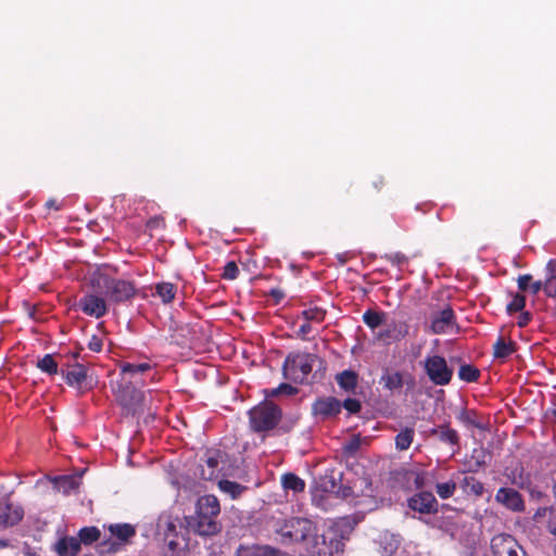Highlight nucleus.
Listing matches in <instances>:
<instances>
[{
  "label": "nucleus",
  "mask_w": 556,
  "mask_h": 556,
  "mask_svg": "<svg viewBox=\"0 0 556 556\" xmlns=\"http://www.w3.org/2000/svg\"><path fill=\"white\" fill-rule=\"evenodd\" d=\"M89 286L96 292L104 290L109 303L112 304L131 302L139 291L134 280L114 278L103 268H98L90 275Z\"/></svg>",
  "instance_id": "f257e3e1"
},
{
  "label": "nucleus",
  "mask_w": 556,
  "mask_h": 556,
  "mask_svg": "<svg viewBox=\"0 0 556 556\" xmlns=\"http://www.w3.org/2000/svg\"><path fill=\"white\" fill-rule=\"evenodd\" d=\"M157 530L164 536L167 546L166 556H179L188 547L189 529L185 519L170 514H162L159 518Z\"/></svg>",
  "instance_id": "f03ea898"
},
{
  "label": "nucleus",
  "mask_w": 556,
  "mask_h": 556,
  "mask_svg": "<svg viewBox=\"0 0 556 556\" xmlns=\"http://www.w3.org/2000/svg\"><path fill=\"white\" fill-rule=\"evenodd\" d=\"M281 417L280 407L270 401H264L249 412L251 429L257 433L275 429Z\"/></svg>",
  "instance_id": "7ed1b4c3"
},
{
  "label": "nucleus",
  "mask_w": 556,
  "mask_h": 556,
  "mask_svg": "<svg viewBox=\"0 0 556 556\" xmlns=\"http://www.w3.org/2000/svg\"><path fill=\"white\" fill-rule=\"evenodd\" d=\"M314 529V523L305 518H291L277 531L279 541L285 545H295V552L302 548L306 538Z\"/></svg>",
  "instance_id": "20e7f679"
},
{
  "label": "nucleus",
  "mask_w": 556,
  "mask_h": 556,
  "mask_svg": "<svg viewBox=\"0 0 556 556\" xmlns=\"http://www.w3.org/2000/svg\"><path fill=\"white\" fill-rule=\"evenodd\" d=\"M316 356L309 353H289L282 365L286 379L295 383H303L313 370Z\"/></svg>",
  "instance_id": "39448f33"
},
{
  "label": "nucleus",
  "mask_w": 556,
  "mask_h": 556,
  "mask_svg": "<svg viewBox=\"0 0 556 556\" xmlns=\"http://www.w3.org/2000/svg\"><path fill=\"white\" fill-rule=\"evenodd\" d=\"M341 545L342 543L337 539L327 541L325 535H319L314 525L313 531L306 538L302 548L298 549V553L300 556H333L334 553L339 552Z\"/></svg>",
  "instance_id": "423d86ee"
},
{
  "label": "nucleus",
  "mask_w": 556,
  "mask_h": 556,
  "mask_svg": "<svg viewBox=\"0 0 556 556\" xmlns=\"http://www.w3.org/2000/svg\"><path fill=\"white\" fill-rule=\"evenodd\" d=\"M422 369L434 386H447L453 378V368L448 366L445 357L439 354H429L421 362Z\"/></svg>",
  "instance_id": "0eeeda50"
},
{
  "label": "nucleus",
  "mask_w": 556,
  "mask_h": 556,
  "mask_svg": "<svg viewBox=\"0 0 556 556\" xmlns=\"http://www.w3.org/2000/svg\"><path fill=\"white\" fill-rule=\"evenodd\" d=\"M111 535L115 536L117 541L111 539L103 540L98 545V549L101 554L116 553L121 546L124 545L135 536L136 529L130 523H112L108 527Z\"/></svg>",
  "instance_id": "6e6552de"
},
{
  "label": "nucleus",
  "mask_w": 556,
  "mask_h": 556,
  "mask_svg": "<svg viewBox=\"0 0 556 556\" xmlns=\"http://www.w3.org/2000/svg\"><path fill=\"white\" fill-rule=\"evenodd\" d=\"M185 522L189 530H192L194 533L203 536L214 535L222 529L216 517L204 514L198 509H195L194 516L185 517Z\"/></svg>",
  "instance_id": "1a4fd4ad"
},
{
  "label": "nucleus",
  "mask_w": 556,
  "mask_h": 556,
  "mask_svg": "<svg viewBox=\"0 0 556 556\" xmlns=\"http://www.w3.org/2000/svg\"><path fill=\"white\" fill-rule=\"evenodd\" d=\"M98 292H88L84 294L77 302V307L85 315L93 318H102L109 312V301L97 294Z\"/></svg>",
  "instance_id": "9d476101"
},
{
  "label": "nucleus",
  "mask_w": 556,
  "mask_h": 556,
  "mask_svg": "<svg viewBox=\"0 0 556 556\" xmlns=\"http://www.w3.org/2000/svg\"><path fill=\"white\" fill-rule=\"evenodd\" d=\"M493 556H526V552L510 534H497L491 540Z\"/></svg>",
  "instance_id": "9b49d317"
},
{
  "label": "nucleus",
  "mask_w": 556,
  "mask_h": 556,
  "mask_svg": "<svg viewBox=\"0 0 556 556\" xmlns=\"http://www.w3.org/2000/svg\"><path fill=\"white\" fill-rule=\"evenodd\" d=\"M407 506L422 515H434L439 511V503L429 491L415 493L407 500Z\"/></svg>",
  "instance_id": "f8f14e48"
},
{
  "label": "nucleus",
  "mask_w": 556,
  "mask_h": 556,
  "mask_svg": "<svg viewBox=\"0 0 556 556\" xmlns=\"http://www.w3.org/2000/svg\"><path fill=\"white\" fill-rule=\"evenodd\" d=\"M342 409L341 402L334 396H321L312 404V414L320 420L337 417Z\"/></svg>",
  "instance_id": "ddd939ff"
},
{
  "label": "nucleus",
  "mask_w": 556,
  "mask_h": 556,
  "mask_svg": "<svg viewBox=\"0 0 556 556\" xmlns=\"http://www.w3.org/2000/svg\"><path fill=\"white\" fill-rule=\"evenodd\" d=\"M87 371V367L77 362L72 365L67 364L65 368L64 366L61 368V375L66 384L78 390H83L86 387L88 378Z\"/></svg>",
  "instance_id": "4468645a"
},
{
  "label": "nucleus",
  "mask_w": 556,
  "mask_h": 556,
  "mask_svg": "<svg viewBox=\"0 0 556 556\" xmlns=\"http://www.w3.org/2000/svg\"><path fill=\"white\" fill-rule=\"evenodd\" d=\"M495 501L515 513H521L526 508L522 495L513 488H500L495 494Z\"/></svg>",
  "instance_id": "2eb2a0df"
},
{
  "label": "nucleus",
  "mask_w": 556,
  "mask_h": 556,
  "mask_svg": "<svg viewBox=\"0 0 556 556\" xmlns=\"http://www.w3.org/2000/svg\"><path fill=\"white\" fill-rule=\"evenodd\" d=\"M24 517V509L8 497L0 498V526L8 528L17 525Z\"/></svg>",
  "instance_id": "dca6fc26"
},
{
  "label": "nucleus",
  "mask_w": 556,
  "mask_h": 556,
  "mask_svg": "<svg viewBox=\"0 0 556 556\" xmlns=\"http://www.w3.org/2000/svg\"><path fill=\"white\" fill-rule=\"evenodd\" d=\"M454 326H456V316L451 306H446L431 317L430 329L435 334L446 333L451 331Z\"/></svg>",
  "instance_id": "f3484780"
},
{
  "label": "nucleus",
  "mask_w": 556,
  "mask_h": 556,
  "mask_svg": "<svg viewBox=\"0 0 556 556\" xmlns=\"http://www.w3.org/2000/svg\"><path fill=\"white\" fill-rule=\"evenodd\" d=\"M407 379H405V374L399 370L395 371H386L380 378V384H382L383 389L394 392L399 391L406 383L410 387L415 384V379L410 374L406 375Z\"/></svg>",
  "instance_id": "a211bd4d"
},
{
  "label": "nucleus",
  "mask_w": 556,
  "mask_h": 556,
  "mask_svg": "<svg viewBox=\"0 0 556 556\" xmlns=\"http://www.w3.org/2000/svg\"><path fill=\"white\" fill-rule=\"evenodd\" d=\"M223 457V453L218 450L208 451L205 455L204 464L201 465L200 476L203 480L212 481L217 478L219 468L218 465Z\"/></svg>",
  "instance_id": "6ab92c4d"
},
{
  "label": "nucleus",
  "mask_w": 556,
  "mask_h": 556,
  "mask_svg": "<svg viewBox=\"0 0 556 556\" xmlns=\"http://www.w3.org/2000/svg\"><path fill=\"white\" fill-rule=\"evenodd\" d=\"M429 435L450 446L459 447L460 437L455 429L450 427L448 422L431 428Z\"/></svg>",
  "instance_id": "aec40b11"
},
{
  "label": "nucleus",
  "mask_w": 556,
  "mask_h": 556,
  "mask_svg": "<svg viewBox=\"0 0 556 556\" xmlns=\"http://www.w3.org/2000/svg\"><path fill=\"white\" fill-rule=\"evenodd\" d=\"M58 556H76L80 551L79 541L74 536H63L54 545Z\"/></svg>",
  "instance_id": "412c9836"
},
{
  "label": "nucleus",
  "mask_w": 556,
  "mask_h": 556,
  "mask_svg": "<svg viewBox=\"0 0 556 556\" xmlns=\"http://www.w3.org/2000/svg\"><path fill=\"white\" fill-rule=\"evenodd\" d=\"M195 509L217 518L220 514L219 501L213 494L200 496L197 501Z\"/></svg>",
  "instance_id": "4be33fe9"
},
{
  "label": "nucleus",
  "mask_w": 556,
  "mask_h": 556,
  "mask_svg": "<svg viewBox=\"0 0 556 556\" xmlns=\"http://www.w3.org/2000/svg\"><path fill=\"white\" fill-rule=\"evenodd\" d=\"M116 397L123 406L130 407L140 402L141 393L135 387H118Z\"/></svg>",
  "instance_id": "5701e85b"
},
{
  "label": "nucleus",
  "mask_w": 556,
  "mask_h": 556,
  "mask_svg": "<svg viewBox=\"0 0 556 556\" xmlns=\"http://www.w3.org/2000/svg\"><path fill=\"white\" fill-rule=\"evenodd\" d=\"M237 556H280V552L267 545H240L237 549Z\"/></svg>",
  "instance_id": "b1692460"
},
{
  "label": "nucleus",
  "mask_w": 556,
  "mask_h": 556,
  "mask_svg": "<svg viewBox=\"0 0 556 556\" xmlns=\"http://www.w3.org/2000/svg\"><path fill=\"white\" fill-rule=\"evenodd\" d=\"M517 350V344L513 340L506 341L503 337H498L493 344V357L495 359H506Z\"/></svg>",
  "instance_id": "393cba45"
},
{
  "label": "nucleus",
  "mask_w": 556,
  "mask_h": 556,
  "mask_svg": "<svg viewBox=\"0 0 556 556\" xmlns=\"http://www.w3.org/2000/svg\"><path fill=\"white\" fill-rule=\"evenodd\" d=\"M119 369L123 376L129 377V383H132V379H135L138 375H143L144 372L150 371L152 369V365L148 362L139 364L123 362L119 364Z\"/></svg>",
  "instance_id": "a878e982"
},
{
  "label": "nucleus",
  "mask_w": 556,
  "mask_h": 556,
  "mask_svg": "<svg viewBox=\"0 0 556 556\" xmlns=\"http://www.w3.org/2000/svg\"><path fill=\"white\" fill-rule=\"evenodd\" d=\"M459 486L463 492L467 495H473L475 497H481L484 492L483 483L475 477L465 476L459 481Z\"/></svg>",
  "instance_id": "bb28decb"
},
{
  "label": "nucleus",
  "mask_w": 556,
  "mask_h": 556,
  "mask_svg": "<svg viewBox=\"0 0 556 556\" xmlns=\"http://www.w3.org/2000/svg\"><path fill=\"white\" fill-rule=\"evenodd\" d=\"M343 473L336 469L326 470L320 478V488L328 493H336L339 483L342 481Z\"/></svg>",
  "instance_id": "cd10ccee"
},
{
  "label": "nucleus",
  "mask_w": 556,
  "mask_h": 556,
  "mask_svg": "<svg viewBox=\"0 0 556 556\" xmlns=\"http://www.w3.org/2000/svg\"><path fill=\"white\" fill-rule=\"evenodd\" d=\"M336 381L344 391L354 392L357 387L358 375L354 370L345 369L336 376Z\"/></svg>",
  "instance_id": "c85d7f7f"
},
{
  "label": "nucleus",
  "mask_w": 556,
  "mask_h": 556,
  "mask_svg": "<svg viewBox=\"0 0 556 556\" xmlns=\"http://www.w3.org/2000/svg\"><path fill=\"white\" fill-rule=\"evenodd\" d=\"M54 488L64 495L71 494L79 488V478L75 476H60L53 481Z\"/></svg>",
  "instance_id": "c756f323"
},
{
  "label": "nucleus",
  "mask_w": 556,
  "mask_h": 556,
  "mask_svg": "<svg viewBox=\"0 0 556 556\" xmlns=\"http://www.w3.org/2000/svg\"><path fill=\"white\" fill-rule=\"evenodd\" d=\"M177 293L176 285L162 281L155 285V295H157L163 304H169L174 301Z\"/></svg>",
  "instance_id": "7c9ffc66"
},
{
  "label": "nucleus",
  "mask_w": 556,
  "mask_h": 556,
  "mask_svg": "<svg viewBox=\"0 0 556 556\" xmlns=\"http://www.w3.org/2000/svg\"><path fill=\"white\" fill-rule=\"evenodd\" d=\"M456 419L466 427L477 429L482 428L480 416L475 409H460L456 415Z\"/></svg>",
  "instance_id": "2f4dec72"
},
{
  "label": "nucleus",
  "mask_w": 556,
  "mask_h": 556,
  "mask_svg": "<svg viewBox=\"0 0 556 556\" xmlns=\"http://www.w3.org/2000/svg\"><path fill=\"white\" fill-rule=\"evenodd\" d=\"M218 488L222 492L228 494L232 500L239 498L248 490V486L227 479L219 480Z\"/></svg>",
  "instance_id": "473e14b6"
},
{
  "label": "nucleus",
  "mask_w": 556,
  "mask_h": 556,
  "mask_svg": "<svg viewBox=\"0 0 556 556\" xmlns=\"http://www.w3.org/2000/svg\"><path fill=\"white\" fill-rule=\"evenodd\" d=\"M283 489L291 490L294 493H301L305 490V481L292 472H287L281 477Z\"/></svg>",
  "instance_id": "72a5a7b5"
},
{
  "label": "nucleus",
  "mask_w": 556,
  "mask_h": 556,
  "mask_svg": "<svg viewBox=\"0 0 556 556\" xmlns=\"http://www.w3.org/2000/svg\"><path fill=\"white\" fill-rule=\"evenodd\" d=\"M415 431L413 428L406 427L401 430L395 437V448L397 451H406L409 448L414 441Z\"/></svg>",
  "instance_id": "f704fd0d"
},
{
  "label": "nucleus",
  "mask_w": 556,
  "mask_h": 556,
  "mask_svg": "<svg viewBox=\"0 0 556 556\" xmlns=\"http://www.w3.org/2000/svg\"><path fill=\"white\" fill-rule=\"evenodd\" d=\"M101 532L97 527H84L78 532L79 545H90L100 540Z\"/></svg>",
  "instance_id": "c9c22d12"
},
{
  "label": "nucleus",
  "mask_w": 556,
  "mask_h": 556,
  "mask_svg": "<svg viewBox=\"0 0 556 556\" xmlns=\"http://www.w3.org/2000/svg\"><path fill=\"white\" fill-rule=\"evenodd\" d=\"M37 368L50 376L59 372V365L51 354H46L43 357L39 358L37 362Z\"/></svg>",
  "instance_id": "e433bc0d"
},
{
  "label": "nucleus",
  "mask_w": 556,
  "mask_h": 556,
  "mask_svg": "<svg viewBox=\"0 0 556 556\" xmlns=\"http://www.w3.org/2000/svg\"><path fill=\"white\" fill-rule=\"evenodd\" d=\"M480 375V370L471 364H464L458 369V377L465 382H476Z\"/></svg>",
  "instance_id": "4c0bfd02"
},
{
  "label": "nucleus",
  "mask_w": 556,
  "mask_h": 556,
  "mask_svg": "<svg viewBox=\"0 0 556 556\" xmlns=\"http://www.w3.org/2000/svg\"><path fill=\"white\" fill-rule=\"evenodd\" d=\"M362 438L359 434H353L349 440L342 444V454L345 457H353L359 451Z\"/></svg>",
  "instance_id": "58836bf2"
},
{
  "label": "nucleus",
  "mask_w": 556,
  "mask_h": 556,
  "mask_svg": "<svg viewBox=\"0 0 556 556\" xmlns=\"http://www.w3.org/2000/svg\"><path fill=\"white\" fill-rule=\"evenodd\" d=\"M301 317L305 321L320 324L326 317V311L317 306L309 307L301 312Z\"/></svg>",
  "instance_id": "ea45409f"
},
{
  "label": "nucleus",
  "mask_w": 556,
  "mask_h": 556,
  "mask_svg": "<svg viewBox=\"0 0 556 556\" xmlns=\"http://www.w3.org/2000/svg\"><path fill=\"white\" fill-rule=\"evenodd\" d=\"M298 392H299L298 388H295L289 383H280L277 388L265 390V395L267 397H269V396L276 397L279 395L292 396V395L298 394Z\"/></svg>",
  "instance_id": "a19ab883"
},
{
  "label": "nucleus",
  "mask_w": 556,
  "mask_h": 556,
  "mask_svg": "<svg viewBox=\"0 0 556 556\" xmlns=\"http://www.w3.org/2000/svg\"><path fill=\"white\" fill-rule=\"evenodd\" d=\"M457 489V483L454 480L440 482L435 484V492L442 500L451 498Z\"/></svg>",
  "instance_id": "79ce46f5"
},
{
  "label": "nucleus",
  "mask_w": 556,
  "mask_h": 556,
  "mask_svg": "<svg viewBox=\"0 0 556 556\" xmlns=\"http://www.w3.org/2000/svg\"><path fill=\"white\" fill-rule=\"evenodd\" d=\"M383 313H379L372 309H367L363 314V321L366 326H368L370 329L378 328L383 323Z\"/></svg>",
  "instance_id": "37998d69"
},
{
  "label": "nucleus",
  "mask_w": 556,
  "mask_h": 556,
  "mask_svg": "<svg viewBox=\"0 0 556 556\" xmlns=\"http://www.w3.org/2000/svg\"><path fill=\"white\" fill-rule=\"evenodd\" d=\"M526 306V296L521 293H516L513 300L507 304L506 311L509 315L521 312Z\"/></svg>",
  "instance_id": "c03bdc74"
},
{
  "label": "nucleus",
  "mask_w": 556,
  "mask_h": 556,
  "mask_svg": "<svg viewBox=\"0 0 556 556\" xmlns=\"http://www.w3.org/2000/svg\"><path fill=\"white\" fill-rule=\"evenodd\" d=\"M238 265L236 264V262L230 261L225 265L222 278L225 280H235L238 277Z\"/></svg>",
  "instance_id": "a18cd8bd"
},
{
  "label": "nucleus",
  "mask_w": 556,
  "mask_h": 556,
  "mask_svg": "<svg viewBox=\"0 0 556 556\" xmlns=\"http://www.w3.org/2000/svg\"><path fill=\"white\" fill-rule=\"evenodd\" d=\"M342 407H344L350 414H358L362 409L361 401L356 399H346L342 403Z\"/></svg>",
  "instance_id": "49530a36"
},
{
  "label": "nucleus",
  "mask_w": 556,
  "mask_h": 556,
  "mask_svg": "<svg viewBox=\"0 0 556 556\" xmlns=\"http://www.w3.org/2000/svg\"><path fill=\"white\" fill-rule=\"evenodd\" d=\"M384 258L389 261L391 264L401 266L403 264H406L408 262V258L406 255H404L401 252L390 253L386 254Z\"/></svg>",
  "instance_id": "de8ad7c7"
},
{
  "label": "nucleus",
  "mask_w": 556,
  "mask_h": 556,
  "mask_svg": "<svg viewBox=\"0 0 556 556\" xmlns=\"http://www.w3.org/2000/svg\"><path fill=\"white\" fill-rule=\"evenodd\" d=\"M532 276L530 274L520 275L517 279V285L520 291H527L530 289Z\"/></svg>",
  "instance_id": "09e8293b"
},
{
  "label": "nucleus",
  "mask_w": 556,
  "mask_h": 556,
  "mask_svg": "<svg viewBox=\"0 0 556 556\" xmlns=\"http://www.w3.org/2000/svg\"><path fill=\"white\" fill-rule=\"evenodd\" d=\"M545 279H554L556 278V260H549L544 268Z\"/></svg>",
  "instance_id": "8fccbe9b"
},
{
  "label": "nucleus",
  "mask_w": 556,
  "mask_h": 556,
  "mask_svg": "<svg viewBox=\"0 0 556 556\" xmlns=\"http://www.w3.org/2000/svg\"><path fill=\"white\" fill-rule=\"evenodd\" d=\"M545 294L548 298H556V277L554 279H545Z\"/></svg>",
  "instance_id": "3c124183"
},
{
  "label": "nucleus",
  "mask_w": 556,
  "mask_h": 556,
  "mask_svg": "<svg viewBox=\"0 0 556 556\" xmlns=\"http://www.w3.org/2000/svg\"><path fill=\"white\" fill-rule=\"evenodd\" d=\"M353 489L350 485L339 484L336 495L341 498H348L353 495Z\"/></svg>",
  "instance_id": "603ef678"
},
{
  "label": "nucleus",
  "mask_w": 556,
  "mask_h": 556,
  "mask_svg": "<svg viewBox=\"0 0 556 556\" xmlns=\"http://www.w3.org/2000/svg\"><path fill=\"white\" fill-rule=\"evenodd\" d=\"M102 340L97 336H92L88 343L89 350H91L92 352H100L102 350Z\"/></svg>",
  "instance_id": "864d4df0"
},
{
  "label": "nucleus",
  "mask_w": 556,
  "mask_h": 556,
  "mask_svg": "<svg viewBox=\"0 0 556 556\" xmlns=\"http://www.w3.org/2000/svg\"><path fill=\"white\" fill-rule=\"evenodd\" d=\"M268 294L273 298L276 304L280 303L286 296V293L280 288L270 289Z\"/></svg>",
  "instance_id": "5fc2aeb1"
},
{
  "label": "nucleus",
  "mask_w": 556,
  "mask_h": 556,
  "mask_svg": "<svg viewBox=\"0 0 556 556\" xmlns=\"http://www.w3.org/2000/svg\"><path fill=\"white\" fill-rule=\"evenodd\" d=\"M312 332V326L311 323L305 321L302 324L298 330V337L302 340H306L307 336Z\"/></svg>",
  "instance_id": "6e6d98bb"
},
{
  "label": "nucleus",
  "mask_w": 556,
  "mask_h": 556,
  "mask_svg": "<svg viewBox=\"0 0 556 556\" xmlns=\"http://www.w3.org/2000/svg\"><path fill=\"white\" fill-rule=\"evenodd\" d=\"M532 318V315L531 313L529 312H525L523 309L520 312V315L518 317V320H517V325L520 327V328H523L526 326H528V324L530 323Z\"/></svg>",
  "instance_id": "4d7b16f0"
},
{
  "label": "nucleus",
  "mask_w": 556,
  "mask_h": 556,
  "mask_svg": "<svg viewBox=\"0 0 556 556\" xmlns=\"http://www.w3.org/2000/svg\"><path fill=\"white\" fill-rule=\"evenodd\" d=\"M39 254L40 253L36 247H33V248L28 247V252H25V254H20V256L27 258L30 262H34L35 260H37L39 257Z\"/></svg>",
  "instance_id": "13d9d810"
},
{
  "label": "nucleus",
  "mask_w": 556,
  "mask_h": 556,
  "mask_svg": "<svg viewBox=\"0 0 556 556\" xmlns=\"http://www.w3.org/2000/svg\"><path fill=\"white\" fill-rule=\"evenodd\" d=\"M529 290L531 291L532 294H536L541 290H543L545 292V280L544 281L538 280V281L531 282Z\"/></svg>",
  "instance_id": "bf43d9fd"
},
{
  "label": "nucleus",
  "mask_w": 556,
  "mask_h": 556,
  "mask_svg": "<svg viewBox=\"0 0 556 556\" xmlns=\"http://www.w3.org/2000/svg\"><path fill=\"white\" fill-rule=\"evenodd\" d=\"M529 493H530V496H531L532 500L540 501L543 497H545V494L541 490H539L536 488H529Z\"/></svg>",
  "instance_id": "052dcab7"
},
{
  "label": "nucleus",
  "mask_w": 556,
  "mask_h": 556,
  "mask_svg": "<svg viewBox=\"0 0 556 556\" xmlns=\"http://www.w3.org/2000/svg\"><path fill=\"white\" fill-rule=\"evenodd\" d=\"M372 187L377 190V191H380L381 188L384 186V180L381 176H377L372 182H371Z\"/></svg>",
  "instance_id": "680f3d73"
},
{
  "label": "nucleus",
  "mask_w": 556,
  "mask_h": 556,
  "mask_svg": "<svg viewBox=\"0 0 556 556\" xmlns=\"http://www.w3.org/2000/svg\"><path fill=\"white\" fill-rule=\"evenodd\" d=\"M46 207L59 211L61 208V205L58 203V201L55 199H49L46 202Z\"/></svg>",
  "instance_id": "e2e57ef3"
},
{
  "label": "nucleus",
  "mask_w": 556,
  "mask_h": 556,
  "mask_svg": "<svg viewBox=\"0 0 556 556\" xmlns=\"http://www.w3.org/2000/svg\"><path fill=\"white\" fill-rule=\"evenodd\" d=\"M547 529L551 534L556 536V517L548 521Z\"/></svg>",
  "instance_id": "0e129e2a"
},
{
  "label": "nucleus",
  "mask_w": 556,
  "mask_h": 556,
  "mask_svg": "<svg viewBox=\"0 0 556 556\" xmlns=\"http://www.w3.org/2000/svg\"><path fill=\"white\" fill-rule=\"evenodd\" d=\"M159 224V219L157 218H152L148 222V227L150 228H153L155 227L156 225Z\"/></svg>",
  "instance_id": "69168bd1"
},
{
  "label": "nucleus",
  "mask_w": 556,
  "mask_h": 556,
  "mask_svg": "<svg viewBox=\"0 0 556 556\" xmlns=\"http://www.w3.org/2000/svg\"><path fill=\"white\" fill-rule=\"evenodd\" d=\"M553 492H554V495H555V497H556V483H555V484H554V486H553Z\"/></svg>",
  "instance_id": "338daca9"
},
{
  "label": "nucleus",
  "mask_w": 556,
  "mask_h": 556,
  "mask_svg": "<svg viewBox=\"0 0 556 556\" xmlns=\"http://www.w3.org/2000/svg\"><path fill=\"white\" fill-rule=\"evenodd\" d=\"M554 555L556 556V544L553 547Z\"/></svg>",
  "instance_id": "774afa93"
}]
</instances>
